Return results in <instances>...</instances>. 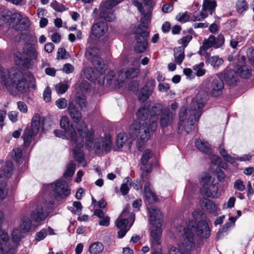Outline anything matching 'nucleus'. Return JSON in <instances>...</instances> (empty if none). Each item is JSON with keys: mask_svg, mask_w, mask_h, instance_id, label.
I'll return each instance as SVG.
<instances>
[{"mask_svg": "<svg viewBox=\"0 0 254 254\" xmlns=\"http://www.w3.org/2000/svg\"><path fill=\"white\" fill-rule=\"evenodd\" d=\"M52 91L49 86H47L43 92V98L44 101L49 103L51 101Z\"/></svg>", "mask_w": 254, "mask_h": 254, "instance_id": "680f3d73", "label": "nucleus"}, {"mask_svg": "<svg viewBox=\"0 0 254 254\" xmlns=\"http://www.w3.org/2000/svg\"><path fill=\"white\" fill-rule=\"evenodd\" d=\"M17 109L22 113L25 114L28 111L26 104L23 101H18L17 103Z\"/></svg>", "mask_w": 254, "mask_h": 254, "instance_id": "774afa93", "label": "nucleus"}, {"mask_svg": "<svg viewBox=\"0 0 254 254\" xmlns=\"http://www.w3.org/2000/svg\"><path fill=\"white\" fill-rule=\"evenodd\" d=\"M206 63H208L215 69H217L222 65L224 61L218 56H209L207 58Z\"/></svg>", "mask_w": 254, "mask_h": 254, "instance_id": "72a5a7b5", "label": "nucleus"}, {"mask_svg": "<svg viewBox=\"0 0 254 254\" xmlns=\"http://www.w3.org/2000/svg\"><path fill=\"white\" fill-rule=\"evenodd\" d=\"M107 24L104 22H99L95 23L92 27L93 35L100 37L104 35L108 31Z\"/></svg>", "mask_w": 254, "mask_h": 254, "instance_id": "5701e85b", "label": "nucleus"}, {"mask_svg": "<svg viewBox=\"0 0 254 254\" xmlns=\"http://www.w3.org/2000/svg\"><path fill=\"white\" fill-rule=\"evenodd\" d=\"M150 221L154 226L153 228H161L162 216L159 209L154 206L148 208Z\"/></svg>", "mask_w": 254, "mask_h": 254, "instance_id": "a211bd4d", "label": "nucleus"}, {"mask_svg": "<svg viewBox=\"0 0 254 254\" xmlns=\"http://www.w3.org/2000/svg\"><path fill=\"white\" fill-rule=\"evenodd\" d=\"M37 134H33L29 129H25L22 138L24 140V145L25 147L29 146L31 143L33 137Z\"/></svg>", "mask_w": 254, "mask_h": 254, "instance_id": "4c0bfd02", "label": "nucleus"}, {"mask_svg": "<svg viewBox=\"0 0 254 254\" xmlns=\"http://www.w3.org/2000/svg\"><path fill=\"white\" fill-rule=\"evenodd\" d=\"M13 170V166L12 162H6L4 166L1 167L0 170V179L6 181V179L10 176Z\"/></svg>", "mask_w": 254, "mask_h": 254, "instance_id": "cd10ccee", "label": "nucleus"}, {"mask_svg": "<svg viewBox=\"0 0 254 254\" xmlns=\"http://www.w3.org/2000/svg\"><path fill=\"white\" fill-rule=\"evenodd\" d=\"M214 178L207 173L202 175L200 179V183L202 185L200 191L204 196L212 198H216L219 196L218 188L214 183Z\"/></svg>", "mask_w": 254, "mask_h": 254, "instance_id": "1a4fd4ad", "label": "nucleus"}, {"mask_svg": "<svg viewBox=\"0 0 254 254\" xmlns=\"http://www.w3.org/2000/svg\"><path fill=\"white\" fill-rule=\"evenodd\" d=\"M151 94V89L148 90L146 87H143L138 93V100L140 102H144L148 99Z\"/></svg>", "mask_w": 254, "mask_h": 254, "instance_id": "58836bf2", "label": "nucleus"}, {"mask_svg": "<svg viewBox=\"0 0 254 254\" xmlns=\"http://www.w3.org/2000/svg\"><path fill=\"white\" fill-rule=\"evenodd\" d=\"M116 143L119 148H122L124 146L128 148H130V142L125 132H121L118 134Z\"/></svg>", "mask_w": 254, "mask_h": 254, "instance_id": "473e14b6", "label": "nucleus"}, {"mask_svg": "<svg viewBox=\"0 0 254 254\" xmlns=\"http://www.w3.org/2000/svg\"><path fill=\"white\" fill-rule=\"evenodd\" d=\"M56 105L60 109H65L67 106V100L64 98H59L56 101Z\"/></svg>", "mask_w": 254, "mask_h": 254, "instance_id": "0e129e2a", "label": "nucleus"}, {"mask_svg": "<svg viewBox=\"0 0 254 254\" xmlns=\"http://www.w3.org/2000/svg\"><path fill=\"white\" fill-rule=\"evenodd\" d=\"M153 154L150 149H146L143 152L140 162L142 165H145L146 164L148 160L152 158Z\"/></svg>", "mask_w": 254, "mask_h": 254, "instance_id": "3c124183", "label": "nucleus"}, {"mask_svg": "<svg viewBox=\"0 0 254 254\" xmlns=\"http://www.w3.org/2000/svg\"><path fill=\"white\" fill-rule=\"evenodd\" d=\"M60 125L62 128L65 130L66 129H70L72 128L75 129L72 125H70L68 118L66 116H63L60 121Z\"/></svg>", "mask_w": 254, "mask_h": 254, "instance_id": "09e8293b", "label": "nucleus"}, {"mask_svg": "<svg viewBox=\"0 0 254 254\" xmlns=\"http://www.w3.org/2000/svg\"><path fill=\"white\" fill-rule=\"evenodd\" d=\"M224 84L221 79V74H217L212 77L210 91L214 97H217L222 93Z\"/></svg>", "mask_w": 254, "mask_h": 254, "instance_id": "dca6fc26", "label": "nucleus"}, {"mask_svg": "<svg viewBox=\"0 0 254 254\" xmlns=\"http://www.w3.org/2000/svg\"><path fill=\"white\" fill-rule=\"evenodd\" d=\"M195 145L197 149L201 152L207 154L211 153L210 146L207 141L202 140L200 139H196Z\"/></svg>", "mask_w": 254, "mask_h": 254, "instance_id": "7c9ffc66", "label": "nucleus"}, {"mask_svg": "<svg viewBox=\"0 0 254 254\" xmlns=\"http://www.w3.org/2000/svg\"><path fill=\"white\" fill-rule=\"evenodd\" d=\"M54 207L53 198L47 199L44 198L42 202L39 203L35 209L33 210L30 214L31 218L36 222L44 221L49 216L47 209H51Z\"/></svg>", "mask_w": 254, "mask_h": 254, "instance_id": "6e6552de", "label": "nucleus"}, {"mask_svg": "<svg viewBox=\"0 0 254 254\" xmlns=\"http://www.w3.org/2000/svg\"><path fill=\"white\" fill-rule=\"evenodd\" d=\"M23 53L33 60H36L38 57V52L35 46L30 44H25L23 47Z\"/></svg>", "mask_w": 254, "mask_h": 254, "instance_id": "2f4dec72", "label": "nucleus"}, {"mask_svg": "<svg viewBox=\"0 0 254 254\" xmlns=\"http://www.w3.org/2000/svg\"><path fill=\"white\" fill-rule=\"evenodd\" d=\"M139 72L138 68L131 67L127 69L125 71H123V75L125 78L130 79L136 77Z\"/></svg>", "mask_w": 254, "mask_h": 254, "instance_id": "ea45409f", "label": "nucleus"}, {"mask_svg": "<svg viewBox=\"0 0 254 254\" xmlns=\"http://www.w3.org/2000/svg\"><path fill=\"white\" fill-rule=\"evenodd\" d=\"M162 233L161 228H153L150 232V243L151 250H162L161 238Z\"/></svg>", "mask_w": 254, "mask_h": 254, "instance_id": "f3484780", "label": "nucleus"}, {"mask_svg": "<svg viewBox=\"0 0 254 254\" xmlns=\"http://www.w3.org/2000/svg\"><path fill=\"white\" fill-rule=\"evenodd\" d=\"M216 5L215 0H203L202 9L203 10L210 11V14H212V11L214 10Z\"/></svg>", "mask_w": 254, "mask_h": 254, "instance_id": "79ce46f5", "label": "nucleus"}, {"mask_svg": "<svg viewBox=\"0 0 254 254\" xmlns=\"http://www.w3.org/2000/svg\"><path fill=\"white\" fill-rule=\"evenodd\" d=\"M237 65V72L243 78H248L251 74V70L250 67L245 65L246 59L244 56H239Z\"/></svg>", "mask_w": 254, "mask_h": 254, "instance_id": "6ab92c4d", "label": "nucleus"}, {"mask_svg": "<svg viewBox=\"0 0 254 254\" xmlns=\"http://www.w3.org/2000/svg\"><path fill=\"white\" fill-rule=\"evenodd\" d=\"M203 209L207 210L211 213L214 214L215 215H218V211H219V209L215 203L211 200L207 199L205 200L204 202Z\"/></svg>", "mask_w": 254, "mask_h": 254, "instance_id": "c9c22d12", "label": "nucleus"}, {"mask_svg": "<svg viewBox=\"0 0 254 254\" xmlns=\"http://www.w3.org/2000/svg\"><path fill=\"white\" fill-rule=\"evenodd\" d=\"M248 4L245 0H238L236 3V8L237 11L241 13L248 9Z\"/></svg>", "mask_w": 254, "mask_h": 254, "instance_id": "603ef678", "label": "nucleus"}, {"mask_svg": "<svg viewBox=\"0 0 254 254\" xmlns=\"http://www.w3.org/2000/svg\"><path fill=\"white\" fill-rule=\"evenodd\" d=\"M117 4L115 1L112 0L102 2L100 5V17L109 22L115 20L116 16L112 8Z\"/></svg>", "mask_w": 254, "mask_h": 254, "instance_id": "f8f14e48", "label": "nucleus"}, {"mask_svg": "<svg viewBox=\"0 0 254 254\" xmlns=\"http://www.w3.org/2000/svg\"><path fill=\"white\" fill-rule=\"evenodd\" d=\"M225 38L224 36L220 34L218 35L217 38L213 35H210L208 39H205L202 45L200 47L199 53L202 55V51H206L211 47L218 48L223 46L224 44Z\"/></svg>", "mask_w": 254, "mask_h": 254, "instance_id": "ddd939ff", "label": "nucleus"}, {"mask_svg": "<svg viewBox=\"0 0 254 254\" xmlns=\"http://www.w3.org/2000/svg\"><path fill=\"white\" fill-rule=\"evenodd\" d=\"M106 79L109 84L116 88H119L123 86L125 81L123 71H120L117 73L111 71L107 75Z\"/></svg>", "mask_w": 254, "mask_h": 254, "instance_id": "2eb2a0df", "label": "nucleus"}, {"mask_svg": "<svg viewBox=\"0 0 254 254\" xmlns=\"http://www.w3.org/2000/svg\"><path fill=\"white\" fill-rule=\"evenodd\" d=\"M8 240L7 234L0 229V254H4L3 246L6 244Z\"/></svg>", "mask_w": 254, "mask_h": 254, "instance_id": "37998d69", "label": "nucleus"}, {"mask_svg": "<svg viewBox=\"0 0 254 254\" xmlns=\"http://www.w3.org/2000/svg\"><path fill=\"white\" fill-rule=\"evenodd\" d=\"M150 128L152 131H155L158 127V121L159 115L160 116V125L162 127H166L171 125L173 123L176 113L174 112L170 111V109L162 110V106L160 104L154 105L150 111Z\"/></svg>", "mask_w": 254, "mask_h": 254, "instance_id": "20e7f679", "label": "nucleus"}, {"mask_svg": "<svg viewBox=\"0 0 254 254\" xmlns=\"http://www.w3.org/2000/svg\"><path fill=\"white\" fill-rule=\"evenodd\" d=\"M77 132L75 129L72 128L66 129L64 131L57 129L54 130L55 135L63 139L69 140L71 143H76L78 147H80L83 144L85 140V145L89 148L93 146L94 139V131L93 129H88L87 126L84 123L78 124L76 127Z\"/></svg>", "mask_w": 254, "mask_h": 254, "instance_id": "7ed1b4c3", "label": "nucleus"}, {"mask_svg": "<svg viewBox=\"0 0 254 254\" xmlns=\"http://www.w3.org/2000/svg\"><path fill=\"white\" fill-rule=\"evenodd\" d=\"M47 190L45 194V198L48 199L47 194L49 190H53L55 194V197H60L64 198L66 197L70 194V190L68 189V184L65 181L59 180L51 185L47 186ZM51 198L53 199L52 196Z\"/></svg>", "mask_w": 254, "mask_h": 254, "instance_id": "9b49d317", "label": "nucleus"}, {"mask_svg": "<svg viewBox=\"0 0 254 254\" xmlns=\"http://www.w3.org/2000/svg\"><path fill=\"white\" fill-rule=\"evenodd\" d=\"M147 28L146 24H139L134 30L137 41L134 49L136 53H143L148 47L147 38L149 33L146 30Z\"/></svg>", "mask_w": 254, "mask_h": 254, "instance_id": "9d476101", "label": "nucleus"}, {"mask_svg": "<svg viewBox=\"0 0 254 254\" xmlns=\"http://www.w3.org/2000/svg\"><path fill=\"white\" fill-rule=\"evenodd\" d=\"M67 112L73 122L78 124H82L84 122L79 123L81 118V113L78 110L73 102H70L68 104ZM85 124V123L84 122Z\"/></svg>", "mask_w": 254, "mask_h": 254, "instance_id": "412c9836", "label": "nucleus"}, {"mask_svg": "<svg viewBox=\"0 0 254 254\" xmlns=\"http://www.w3.org/2000/svg\"><path fill=\"white\" fill-rule=\"evenodd\" d=\"M192 216L195 221H191L189 222L188 227L184 228L182 226L176 228L179 233L184 234V230L191 232L194 238L193 232H197V234L201 238H207L210 236V229L207 223L202 219V213L201 211L197 210L192 213Z\"/></svg>", "mask_w": 254, "mask_h": 254, "instance_id": "39448f33", "label": "nucleus"}, {"mask_svg": "<svg viewBox=\"0 0 254 254\" xmlns=\"http://www.w3.org/2000/svg\"><path fill=\"white\" fill-rule=\"evenodd\" d=\"M8 192V188L6 181L0 179V199L6 197Z\"/></svg>", "mask_w": 254, "mask_h": 254, "instance_id": "a19ab883", "label": "nucleus"}, {"mask_svg": "<svg viewBox=\"0 0 254 254\" xmlns=\"http://www.w3.org/2000/svg\"><path fill=\"white\" fill-rule=\"evenodd\" d=\"M84 73L86 78L91 81H95L96 75L92 67H87L84 69Z\"/></svg>", "mask_w": 254, "mask_h": 254, "instance_id": "49530a36", "label": "nucleus"}, {"mask_svg": "<svg viewBox=\"0 0 254 254\" xmlns=\"http://www.w3.org/2000/svg\"><path fill=\"white\" fill-rule=\"evenodd\" d=\"M100 51L98 49L92 46H89L86 49L85 56L86 58L93 64L96 70L100 72L102 76L103 80L99 82L100 84L104 83V76L103 74L107 69V66L105 62L99 57Z\"/></svg>", "mask_w": 254, "mask_h": 254, "instance_id": "0eeeda50", "label": "nucleus"}, {"mask_svg": "<svg viewBox=\"0 0 254 254\" xmlns=\"http://www.w3.org/2000/svg\"><path fill=\"white\" fill-rule=\"evenodd\" d=\"M104 249L102 243L96 242L91 244L89 247V252L91 254H100Z\"/></svg>", "mask_w": 254, "mask_h": 254, "instance_id": "e433bc0d", "label": "nucleus"}, {"mask_svg": "<svg viewBox=\"0 0 254 254\" xmlns=\"http://www.w3.org/2000/svg\"><path fill=\"white\" fill-rule=\"evenodd\" d=\"M205 101L201 94H198L192 101L189 110L185 107L180 108L178 114L179 129H184L187 133L191 131L194 123L199 120L202 114Z\"/></svg>", "mask_w": 254, "mask_h": 254, "instance_id": "f257e3e1", "label": "nucleus"}, {"mask_svg": "<svg viewBox=\"0 0 254 254\" xmlns=\"http://www.w3.org/2000/svg\"><path fill=\"white\" fill-rule=\"evenodd\" d=\"M174 56L175 63L178 64H181L185 58L184 48L178 47L174 49Z\"/></svg>", "mask_w": 254, "mask_h": 254, "instance_id": "f704fd0d", "label": "nucleus"}, {"mask_svg": "<svg viewBox=\"0 0 254 254\" xmlns=\"http://www.w3.org/2000/svg\"><path fill=\"white\" fill-rule=\"evenodd\" d=\"M41 126V117L38 114H35L33 117L30 127L26 129H29L33 134H37Z\"/></svg>", "mask_w": 254, "mask_h": 254, "instance_id": "393cba45", "label": "nucleus"}, {"mask_svg": "<svg viewBox=\"0 0 254 254\" xmlns=\"http://www.w3.org/2000/svg\"><path fill=\"white\" fill-rule=\"evenodd\" d=\"M69 88L67 83L60 82L55 86L57 92L60 94L64 93Z\"/></svg>", "mask_w": 254, "mask_h": 254, "instance_id": "864d4df0", "label": "nucleus"}, {"mask_svg": "<svg viewBox=\"0 0 254 254\" xmlns=\"http://www.w3.org/2000/svg\"><path fill=\"white\" fill-rule=\"evenodd\" d=\"M7 11H2L0 13V25L4 24L10 19V16Z\"/></svg>", "mask_w": 254, "mask_h": 254, "instance_id": "69168bd1", "label": "nucleus"}, {"mask_svg": "<svg viewBox=\"0 0 254 254\" xmlns=\"http://www.w3.org/2000/svg\"><path fill=\"white\" fill-rule=\"evenodd\" d=\"M50 6L56 11L58 12H63L66 10V8L64 6L59 2H58L56 0H53L50 3Z\"/></svg>", "mask_w": 254, "mask_h": 254, "instance_id": "6e6d98bb", "label": "nucleus"}, {"mask_svg": "<svg viewBox=\"0 0 254 254\" xmlns=\"http://www.w3.org/2000/svg\"><path fill=\"white\" fill-rule=\"evenodd\" d=\"M112 144L110 136L108 135L105 137L102 142H95L94 147L96 153L100 154H103L104 152L109 151L111 148Z\"/></svg>", "mask_w": 254, "mask_h": 254, "instance_id": "aec40b11", "label": "nucleus"}, {"mask_svg": "<svg viewBox=\"0 0 254 254\" xmlns=\"http://www.w3.org/2000/svg\"><path fill=\"white\" fill-rule=\"evenodd\" d=\"M128 210L125 209L116 221V226L120 229L118 231V236L120 238L124 237L130 227L129 226L128 228H127L128 223Z\"/></svg>", "mask_w": 254, "mask_h": 254, "instance_id": "4468645a", "label": "nucleus"}, {"mask_svg": "<svg viewBox=\"0 0 254 254\" xmlns=\"http://www.w3.org/2000/svg\"><path fill=\"white\" fill-rule=\"evenodd\" d=\"M144 193L146 199L149 203H152L157 200V196L152 190L149 182H145L144 188Z\"/></svg>", "mask_w": 254, "mask_h": 254, "instance_id": "b1692460", "label": "nucleus"}, {"mask_svg": "<svg viewBox=\"0 0 254 254\" xmlns=\"http://www.w3.org/2000/svg\"><path fill=\"white\" fill-rule=\"evenodd\" d=\"M12 18L16 20V23L18 24H13L12 26L17 30H22L27 27L29 24V20L28 18H22L19 13H15L13 15Z\"/></svg>", "mask_w": 254, "mask_h": 254, "instance_id": "4be33fe9", "label": "nucleus"}, {"mask_svg": "<svg viewBox=\"0 0 254 254\" xmlns=\"http://www.w3.org/2000/svg\"><path fill=\"white\" fill-rule=\"evenodd\" d=\"M84 142H85V139ZM84 143V142H83V143ZM71 144L72 146H74V147L73 149V153L75 159L79 163L84 166V155L83 152L80 150L81 148L83 146L84 144L80 147H78L77 144L76 143H72Z\"/></svg>", "mask_w": 254, "mask_h": 254, "instance_id": "c756f323", "label": "nucleus"}, {"mask_svg": "<svg viewBox=\"0 0 254 254\" xmlns=\"http://www.w3.org/2000/svg\"><path fill=\"white\" fill-rule=\"evenodd\" d=\"M233 187L235 190L240 191H243L246 189V186L244 182L240 179H238L234 182Z\"/></svg>", "mask_w": 254, "mask_h": 254, "instance_id": "13d9d810", "label": "nucleus"}, {"mask_svg": "<svg viewBox=\"0 0 254 254\" xmlns=\"http://www.w3.org/2000/svg\"><path fill=\"white\" fill-rule=\"evenodd\" d=\"M204 64L203 62L199 64L194 65L193 66V69L195 71L196 75L197 76H202L205 74L206 70L203 68Z\"/></svg>", "mask_w": 254, "mask_h": 254, "instance_id": "8fccbe9b", "label": "nucleus"}, {"mask_svg": "<svg viewBox=\"0 0 254 254\" xmlns=\"http://www.w3.org/2000/svg\"><path fill=\"white\" fill-rule=\"evenodd\" d=\"M75 169V164L72 161L70 162L66 166L64 176L66 179L70 178L73 175Z\"/></svg>", "mask_w": 254, "mask_h": 254, "instance_id": "c03bdc74", "label": "nucleus"}, {"mask_svg": "<svg viewBox=\"0 0 254 254\" xmlns=\"http://www.w3.org/2000/svg\"><path fill=\"white\" fill-rule=\"evenodd\" d=\"M33 227L32 222L28 216H23L20 219L19 228L23 233L29 232Z\"/></svg>", "mask_w": 254, "mask_h": 254, "instance_id": "c85d7f7f", "label": "nucleus"}, {"mask_svg": "<svg viewBox=\"0 0 254 254\" xmlns=\"http://www.w3.org/2000/svg\"><path fill=\"white\" fill-rule=\"evenodd\" d=\"M48 234V231L46 229H42L35 235V239L40 241L43 240Z\"/></svg>", "mask_w": 254, "mask_h": 254, "instance_id": "e2e57ef3", "label": "nucleus"}, {"mask_svg": "<svg viewBox=\"0 0 254 254\" xmlns=\"http://www.w3.org/2000/svg\"><path fill=\"white\" fill-rule=\"evenodd\" d=\"M76 102L79 105L81 110H84L86 108V100L84 96L80 95L76 98Z\"/></svg>", "mask_w": 254, "mask_h": 254, "instance_id": "4d7b16f0", "label": "nucleus"}, {"mask_svg": "<svg viewBox=\"0 0 254 254\" xmlns=\"http://www.w3.org/2000/svg\"><path fill=\"white\" fill-rule=\"evenodd\" d=\"M189 15L187 12L180 13L176 17V19L181 23H185L189 21Z\"/></svg>", "mask_w": 254, "mask_h": 254, "instance_id": "052dcab7", "label": "nucleus"}, {"mask_svg": "<svg viewBox=\"0 0 254 254\" xmlns=\"http://www.w3.org/2000/svg\"><path fill=\"white\" fill-rule=\"evenodd\" d=\"M219 74H221V77H223L229 85H234L237 81V73L233 69H226Z\"/></svg>", "mask_w": 254, "mask_h": 254, "instance_id": "bb28decb", "label": "nucleus"}, {"mask_svg": "<svg viewBox=\"0 0 254 254\" xmlns=\"http://www.w3.org/2000/svg\"><path fill=\"white\" fill-rule=\"evenodd\" d=\"M149 115V108L145 106L141 107L136 112L137 120L130 126L128 130L129 136L137 139L136 147L141 151L144 144L150 138L148 125L145 121Z\"/></svg>", "mask_w": 254, "mask_h": 254, "instance_id": "f03ea898", "label": "nucleus"}, {"mask_svg": "<svg viewBox=\"0 0 254 254\" xmlns=\"http://www.w3.org/2000/svg\"><path fill=\"white\" fill-rule=\"evenodd\" d=\"M132 3L134 6L137 7V9L143 15L142 17L141 18V24H147L148 22L149 21L150 19L151 11L150 10L148 9L147 11L145 12V11L142 10V4L137 0H133L132 1Z\"/></svg>", "mask_w": 254, "mask_h": 254, "instance_id": "a878e982", "label": "nucleus"}, {"mask_svg": "<svg viewBox=\"0 0 254 254\" xmlns=\"http://www.w3.org/2000/svg\"><path fill=\"white\" fill-rule=\"evenodd\" d=\"M131 180L129 177H127L124 180V183L122 185L120 190L123 195L127 194L131 186Z\"/></svg>", "mask_w": 254, "mask_h": 254, "instance_id": "a18cd8bd", "label": "nucleus"}, {"mask_svg": "<svg viewBox=\"0 0 254 254\" xmlns=\"http://www.w3.org/2000/svg\"><path fill=\"white\" fill-rule=\"evenodd\" d=\"M191 39L192 36L190 35H188L179 39L178 40V43L182 45V46L180 47L181 48H184L185 49Z\"/></svg>", "mask_w": 254, "mask_h": 254, "instance_id": "bf43d9fd", "label": "nucleus"}, {"mask_svg": "<svg viewBox=\"0 0 254 254\" xmlns=\"http://www.w3.org/2000/svg\"><path fill=\"white\" fill-rule=\"evenodd\" d=\"M142 173L141 174V179L143 182H147L148 180V175L152 171V166L151 164H148L146 165L144 168H141Z\"/></svg>", "mask_w": 254, "mask_h": 254, "instance_id": "de8ad7c7", "label": "nucleus"}, {"mask_svg": "<svg viewBox=\"0 0 254 254\" xmlns=\"http://www.w3.org/2000/svg\"><path fill=\"white\" fill-rule=\"evenodd\" d=\"M22 231L21 229H15L12 233V240L14 244H17L20 240L22 237Z\"/></svg>", "mask_w": 254, "mask_h": 254, "instance_id": "5fc2aeb1", "label": "nucleus"}, {"mask_svg": "<svg viewBox=\"0 0 254 254\" xmlns=\"http://www.w3.org/2000/svg\"><path fill=\"white\" fill-rule=\"evenodd\" d=\"M34 61L31 58H26L24 59L22 66L27 68H31L34 64Z\"/></svg>", "mask_w": 254, "mask_h": 254, "instance_id": "338daca9", "label": "nucleus"}, {"mask_svg": "<svg viewBox=\"0 0 254 254\" xmlns=\"http://www.w3.org/2000/svg\"><path fill=\"white\" fill-rule=\"evenodd\" d=\"M176 233L180 238V242L177 246H169L167 254H191L190 252L194 247L192 233L186 230H184V234L177 230Z\"/></svg>", "mask_w": 254, "mask_h": 254, "instance_id": "423d86ee", "label": "nucleus"}]
</instances>
